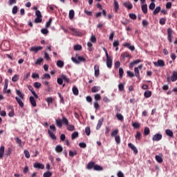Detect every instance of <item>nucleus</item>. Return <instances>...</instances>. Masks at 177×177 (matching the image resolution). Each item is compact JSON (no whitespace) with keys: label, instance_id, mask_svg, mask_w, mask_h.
Segmentation results:
<instances>
[{"label":"nucleus","instance_id":"obj_1","mask_svg":"<svg viewBox=\"0 0 177 177\" xmlns=\"http://www.w3.org/2000/svg\"><path fill=\"white\" fill-rule=\"evenodd\" d=\"M16 93L19 96L20 98L18 97H15V100H17L18 104L19 106L23 109L24 107V103H23V101H21V99H24V94L21 93L19 90H16Z\"/></svg>","mask_w":177,"mask_h":177},{"label":"nucleus","instance_id":"obj_2","mask_svg":"<svg viewBox=\"0 0 177 177\" xmlns=\"http://www.w3.org/2000/svg\"><path fill=\"white\" fill-rule=\"evenodd\" d=\"M120 131L118 129H116L113 130L111 133V136L115 138V140L117 143V145H120L121 143V137H120V135H118Z\"/></svg>","mask_w":177,"mask_h":177},{"label":"nucleus","instance_id":"obj_3","mask_svg":"<svg viewBox=\"0 0 177 177\" xmlns=\"http://www.w3.org/2000/svg\"><path fill=\"white\" fill-rule=\"evenodd\" d=\"M103 50L105 52L106 54V64L109 68H111V57L109 56V53L107 52V49L106 48H103Z\"/></svg>","mask_w":177,"mask_h":177},{"label":"nucleus","instance_id":"obj_4","mask_svg":"<svg viewBox=\"0 0 177 177\" xmlns=\"http://www.w3.org/2000/svg\"><path fill=\"white\" fill-rule=\"evenodd\" d=\"M172 34H174V30H172L171 28H169L167 29V39L170 43L172 42V39L174 38V35Z\"/></svg>","mask_w":177,"mask_h":177},{"label":"nucleus","instance_id":"obj_5","mask_svg":"<svg viewBox=\"0 0 177 177\" xmlns=\"http://www.w3.org/2000/svg\"><path fill=\"white\" fill-rule=\"evenodd\" d=\"M162 139V135L161 133H156L152 137L153 142H160Z\"/></svg>","mask_w":177,"mask_h":177},{"label":"nucleus","instance_id":"obj_6","mask_svg":"<svg viewBox=\"0 0 177 177\" xmlns=\"http://www.w3.org/2000/svg\"><path fill=\"white\" fill-rule=\"evenodd\" d=\"M156 67H164L165 66V62L162 59H158L157 62H153Z\"/></svg>","mask_w":177,"mask_h":177},{"label":"nucleus","instance_id":"obj_7","mask_svg":"<svg viewBox=\"0 0 177 177\" xmlns=\"http://www.w3.org/2000/svg\"><path fill=\"white\" fill-rule=\"evenodd\" d=\"M122 46H124V48H127L132 52H133V50H135V46H131L130 43L124 42L122 44Z\"/></svg>","mask_w":177,"mask_h":177},{"label":"nucleus","instance_id":"obj_8","mask_svg":"<svg viewBox=\"0 0 177 177\" xmlns=\"http://www.w3.org/2000/svg\"><path fill=\"white\" fill-rule=\"evenodd\" d=\"M42 46H32L30 48V52H35V53H38V51L42 50Z\"/></svg>","mask_w":177,"mask_h":177},{"label":"nucleus","instance_id":"obj_9","mask_svg":"<svg viewBox=\"0 0 177 177\" xmlns=\"http://www.w3.org/2000/svg\"><path fill=\"white\" fill-rule=\"evenodd\" d=\"M33 167L34 168H36V169H44L45 168V165L39 162H35Z\"/></svg>","mask_w":177,"mask_h":177},{"label":"nucleus","instance_id":"obj_10","mask_svg":"<svg viewBox=\"0 0 177 177\" xmlns=\"http://www.w3.org/2000/svg\"><path fill=\"white\" fill-rule=\"evenodd\" d=\"M99 68H100L99 65L96 64L94 66V71H95L94 75L95 77H96V78H97V77H99L100 74V71Z\"/></svg>","mask_w":177,"mask_h":177},{"label":"nucleus","instance_id":"obj_11","mask_svg":"<svg viewBox=\"0 0 177 177\" xmlns=\"http://www.w3.org/2000/svg\"><path fill=\"white\" fill-rule=\"evenodd\" d=\"M113 6L114 12H115V13H118V10H120V4L118 3V1L117 0H114Z\"/></svg>","mask_w":177,"mask_h":177},{"label":"nucleus","instance_id":"obj_12","mask_svg":"<svg viewBox=\"0 0 177 177\" xmlns=\"http://www.w3.org/2000/svg\"><path fill=\"white\" fill-rule=\"evenodd\" d=\"M128 147H129L130 149H131V150H133V151L135 153V154H138V148H136V147L133 145V144L129 142V143L128 144Z\"/></svg>","mask_w":177,"mask_h":177},{"label":"nucleus","instance_id":"obj_13","mask_svg":"<svg viewBox=\"0 0 177 177\" xmlns=\"http://www.w3.org/2000/svg\"><path fill=\"white\" fill-rule=\"evenodd\" d=\"M121 57L123 60H125L127 59V57H129V59H131L132 55H131V54L124 52L123 53L121 54Z\"/></svg>","mask_w":177,"mask_h":177},{"label":"nucleus","instance_id":"obj_14","mask_svg":"<svg viewBox=\"0 0 177 177\" xmlns=\"http://www.w3.org/2000/svg\"><path fill=\"white\" fill-rule=\"evenodd\" d=\"M104 121V118H101L99 120H98V123L96 126V129L99 130L100 129L102 125H103V122Z\"/></svg>","mask_w":177,"mask_h":177},{"label":"nucleus","instance_id":"obj_15","mask_svg":"<svg viewBox=\"0 0 177 177\" xmlns=\"http://www.w3.org/2000/svg\"><path fill=\"white\" fill-rule=\"evenodd\" d=\"M134 73H135V75H136V78H138V80H139V81H140V80H142V78H140V74L139 73V68L138 67L134 68Z\"/></svg>","mask_w":177,"mask_h":177},{"label":"nucleus","instance_id":"obj_16","mask_svg":"<svg viewBox=\"0 0 177 177\" xmlns=\"http://www.w3.org/2000/svg\"><path fill=\"white\" fill-rule=\"evenodd\" d=\"M29 100L33 107H37V102L35 101V98L33 96H30Z\"/></svg>","mask_w":177,"mask_h":177},{"label":"nucleus","instance_id":"obj_17","mask_svg":"<svg viewBox=\"0 0 177 177\" xmlns=\"http://www.w3.org/2000/svg\"><path fill=\"white\" fill-rule=\"evenodd\" d=\"M165 133L167 136H169V138H174V131H172V130L166 129Z\"/></svg>","mask_w":177,"mask_h":177},{"label":"nucleus","instance_id":"obj_18","mask_svg":"<svg viewBox=\"0 0 177 177\" xmlns=\"http://www.w3.org/2000/svg\"><path fill=\"white\" fill-rule=\"evenodd\" d=\"M176 80H177V71H174L173 75L171 77V80L172 81V82H175Z\"/></svg>","mask_w":177,"mask_h":177},{"label":"nucleus","instance_id":"obj_19","mask_svg":"<svg viewBox=\"0 0 177 177\" xmlns=\"http://www.w3.org/2000/svg\"><path fill=\"white\" fill-rule=\"evenodd\" d=\"M95 167V162H89L86 165L87 169H92V168H94Z\"/></svg>","mask_w":177,"mask_h":177},{"label":"nucleus","instance_id":"obj_20","mask_svg":"<svg viewBox=\"0 0 177 177\" xmlns=\"http://www.w3.org/2000/svg\"><path fill=\"white\" fill-rule=\"evenodd\" d=\"M141 9H142L143 13H145V15H146V13H147V3L142 4Z\"/></svg>","mask_w":177,"mask_h":177},{"label":"nucleus","instance_id":"obj_21","mask_svg":"<svg viewBox=\"0 0 177 177\" xmlns=\"http://www.w3.org/2000/svg\"><path fill=\"white\" fill-rule=\"evenodd\" d=\"M124 6H125L127 9H132V8H133V6L132 5V3L131 2H124Z\"/></svg>","mask_w":177,"mask_h":177},{"label":"nucleus","instance_id":"obj_22","mask_svg":"<svg viewBox=\"0 0 177 177\" xmlns=\"http://www.w3.org/2000/svg\"><path fill=\"white\" fill-rule=\"evenodd\" d=\"M55 124H56L57 127H58V128H62V127H63L62 121L60 119H57L55 120Z\"/></svg>","mask_w":177,"mask_h":177},{"label":"nucleus","instance_id":"obj_23","mask_svg":"<svg viewBox=\"0 0 177 177\" xmlns=\"http://www.w3.org/2000/svg\"><path fill=\"white\" fill-rule=\"evenodd\" d=\"M113 48H115V50H118V46H120V41L118 40H115L113 41Z\"/></svg>","mask_w":177,"mask_h":177},{"label":"nucleus","instance_id":"obj_24","mask_svg":"<svg viewBox=\"0 0 177 177\" xmlns=\"http://www.w3.org/2000/svg\"><path fill=\"white\" fill-rule=\"evenodd\" d=\"M55 150L57 153H62L63 151V147L62 145H57L55 148Z\"/></svg>","mask_w":177,"mask_h":177},{"label":"nucleus","instance_id":"obj_25","mask_svg":"<svg viewBox=\"0 0 177 177\" xmlns=\"http://www.w3.org/2000/svg\"><path fill=\"white\" fill-rule=\"evenodd\" d=\"M99 91H100V86H94L91 88V92H93V93H96V92H99Z\"/></svg>","mask_w":177,"mask_h":177},{"label":"nucleus","instance_id":"obj_26","mask_svg":"<svg viewBox=\"0 0 177 177\" xmlns=\"http://www.w3.org/2000/svg\"><path fill=\"white\" fill-rule=\"evenodd\" d=\"M48 133L49 136L53 139V140H56V136L50 130H48Z\"/></svg>","mask_w":177,"mask_h":177},{"label":"nucleus","instance_id":"obj_27","mask_svg":"<svg viewBox=\"0 0 177 177\" xmlns=\"http://www.w3.org/2000/svg\"><path fill=\"white\" fill-rule=\"evenodd\" d=\"M94 171H103V167L99 165H94Z\"/></svg>","mask_w":177,"mask_h":177},{"label":"nucleus","instance_id":"obj_28","mask_svg":"<svg viewBox=\"0 0 177 177\" xmlns=\"http://www.w3.org/2000/svg\"><path fill=\"white\" fill-rule=\"evenodd\" d=\"M73 93L75 95V96H78L79 91L78 88L75 86H73L72 88Z\"/></svg>","mask_w":177,"mask_h":177},{"label":"nucleus","instance_id":"obj_29","mask_svg":"<svg viewBox=\"0 0 177 177\" xmlns=\"http://www.w3.org/2000/svg\"><path fill=\"white\" fill-rule=\"evenodd\" d=\"M57 67H59L60 68H62V67L64 66V62L62 60H58L57 62Z\"/></svg>","mask_w":177,"mask_h":177},{"label":"nucleus","instance_id":"obj_30","mask_svg":"<svg viewBox=\"0 0 177 177\" xmlns=\"http://www.w3.org/2000/svg\"><path fill=\"white\" fill-rule=\"evenodd\" d=\"M3 153H5V147L1 146L0 147V158H2V157H3Z\"/></svg>","mask_w":177,"mask_h":177},{"label":"nucleus","instance_id":"obj_31","mask_svg":"<svg viewBox=\"0 0 177 177\" xmlns=\"http://www.w3.org/2000/svg\"><path fill=\"white\" fill-rule=\"evenodd\" d=\"M135 138L137 140H140V139H142V133H140V131H137Z\"/></svg>","mask_w":177,"mask_h":177},{"label":"nucleus","instance_id":"obj_32","mask_svg":"<svg viewBox=\"0 0 177 177\" xmlns=\"http://www.w3.org/2000/svg\"><path fill=\"white\" fill-rule=\"evenodd\" d=\"M160 12H161V7L160 6H158L156 8V9L153 10V15H158V13H160Z\"/></svg>","mask_w":177,"mask_h":177},{"label":"nucleus","instance_id":"obj_33","mask_svg":"<svg viewBox=\"0 0 177 177\" xmlns=\"http://www.w3.org/2000/svg\"><path fill=\"white\" fill-rule=\"evenodd\" d=\"M74 129H75V127H74V125L73 124H68L67 125V130L70 131L71 132H73V131H74Z\"/></svg>","mask_w":177,"mask_h":177},{"label":"nucleus","instance_id":"obj_34","mask_svg":"<svg viewBox=\"0 0 177 177\" xmlns=\"http://www.w3.org/2000/svg\"><path fill=\"white\" fill-rule=\"evenodd\" d=\"M87 46H88V50L89 51V52H92V50H93V45L92 44V43H91V42H88L87 43Z\"/></svg>","mask_w":177,"mask_h":177},{"label":"nucleus","instance_id":"obj_35","mask_svg":"<svg viewBox=\"0 0 177 177\" xmlns=\"http://www.w3.org/2000/svg\"><path fill=\"white\" fill-rule=\"evenodd\" d=\"M145 97L149 98L151 97V91H145L144 93Z\"/></svg>","mask_w":177,"mask_h":177},{"label":"nucleus","instance_id":"obj_36","mask_svg":"<svg viewBox=\"0 0 177 177\" xmlns=\"http://www.w3.org/2000/svg\"><path fill=\"white\" fill-rule=\"evenodd\" d=\"M144 134L145 136L150 135V129L149 127H145L144 129Z\"/></svg>","mask_w":177,"mask_h":177},{"label":"nucleus","instance_id":"obj_37","mask_svg":"<svg viewBox=\"0 0 177 177\" xmlns=\"http://www.w3.org/2000/svg\"><path fill=\"white\" fill-rule=\"evenodd\" d=\"M33 86L36 88V89H39V88L42 86V84L38 82H36L34 83Z\"/></svg>","mask_w":177,"mask_h":177},{"label":"nucleus","instance_id":"obj_38","mask_svg":"<svg viewBox=\"0 0 177 177\" xmlns=\"http://www.w3.org/2000/svg\"><path fill=\"white\" fill-rule=\"evenodd\" d=\"M156 160L157 162H159V164H161L163 161L162 158L160 156L156 155Z\"/></svg>","mask_w":177,"mask_h":177},{"label":"nucleus","instance_id":"obj_39","mask_svg":"<svg viewBox=\"0 0 177 177\" xmlns=\"http://www.w3.org/2000/svg\"><path fill=\"white\" fill-rule=\"evenodd\" d=\"M74 10H71L69 11V19L70 20H73V19H74Z\"/></svg>","mask_w":177,"mask_h":177},{"label":"nucleus","instance_id":"obj_40","mask_svg":"<svg viewBox=\"0 0 177 177\" xmlns=\"http://www.w3.org/2000/svg\"><path fill=\"white\" fill-rule=\"evenodd\" d=\"M62 124H64V125H68V120H67V118H66V117H62Z\"/></svg>","mask_w":177,"mask_h":177},{"label":"nucleus","instance_id":"obj_41","mask_svg":"<svg viewBox=\"0 0 177 177\" xmlns=\"http://www.w3.org/2000/svg\"><path fill=\"white\" fill-rule=\"evenodd\" d=\"M71 31L73 32V35H76V36L78 35L80 37V35L81 34H82V33L80 32V31H78V30H75L74 28H72Z\"/></svg>","mask_w":177,"mask_h":177},{"label":"nucleus","instance_id":"obj_42","mask_svg":"<svg viewBox=\"0 0 177 177\" xmlns=\"http://www.w3.org/2000/svg\"><path fill=\"white\" fill-rule=\"evenodd\" d=\"M119 77L120 78H122V77H124V68H119Z\"/></svg>","mask_w":177,"mask_h":177},{"label":"nucleus","instance_id":"obj_43","mask_svg":"<svg viewBox=\"0 0 177 177\" xmlns=\"http://www.w3.org/2000/svg\"><path fill=\"white\" fill-rule=\"evenodd\" d=\"M74 50H81L82 49V46L80 44L75 45L73 46Z\"/></svg>","mask_w":177,"mask_h":177},{"label":"nucleus","instance_id":"obj_44","mask_svg":"<svg viewBox=\"0 0 177 177\" xmlns=\"http://www.w3.org/2000/svg\"><path fill=\"white\" fill-rule=\"evenodd\" d=\"M159 23L161 26H164L165 23H167V19L165 18H160L159 20Z\"/></svg>","mask_w":177,"mask_h":177},{"label":"nucleus","instance_id":"obj_45","mask_svg":"<svg viewBox=\"0 0 177 177\" xmlns=\"http://www.w3.org/2000/svg\"><path fill=\"white\" fill-rule=\"evenodd\" d=\"M85 133L87 135V136H89L91 135V127H86L85 128Z\"/></svg>","mask_w":177,"mask_h":177},{"label":"nucleus","instance_id":"obj_46","mask_svg":"<svg viewBox=\"0 0 177 177\" xmlns=\"http://www.w3.org/2000/svg\"><path fill=\"white\" fill-rule=\"evenodd\" d=\"M116 117H117L118 120H119V121H124V116L122 115V114L118 113L116 115Z\"/></svg>","mask_w":177,"mask_h":177},{"label":"nucleus","instance_id":"obj_47","mask_svg":"<svg viewBox=\"0 0 177 177\" xmlns=\"http://www.w3.org/2000/svg\"><path fill=\"white\" fill-rule=\"evenodd\" d=\"M12 82H17L19 81V75H15L12 78Z\"/></svg>","mask_w":177,"mask_h":177},{"label":"nucleus","instance_id":"obj_48","mask_svg":"<svg viewBox=\"0 0 177 177\" xmlns=\"http://www.w3.org/2000/svg\"><path fill=\"white\" fill-rule=\"evenodd\" d=\"M43 176L44 177H50V176H52V172H50L49 171H46L44 173Z\"/></svg>","mask_w":177,"mask_h":177},{"label":"nucleus","instance_id":"obj_49","mask_svg":"<svg viewBox=\"0 0 177 177\" xmlns=\"http://www.w3.org/2000/svg\"><path fill=\"white\" fill-rule=\"evenodd\" d=\"M62 78L63 81H65V82H70V79L68 77H67L66 75H62Z\"/></svg>","mask_w":177,"mask_h":177},{"label":"nucleus","instance_id":"obj_50","mask_svg":"<svg viewBox=\"0 0 177 177\" xmlns=\"http://www.w3.org/2000/svg\"><path fill=\"white\" fill-rule=\"evenodd\" d=\"M118 88H119V91H120V92H124V91H125L124 84H122V83L119 84Z\"/></svg>","mask_w":177,"mask_h":177},{"label":"nucleus","instance_id":"obj_51","mask_svg":"<svg viewBox=\"0 0 177 177\" xmlns=\"http://www.w3.org/2000/svg\"><path fill=\"white\" fill-rule=\"evenodd\" d=\"M149 23V21H147V19H143L142 20V26L143 27H148Z\"/></svg>","mask_w":177,"mask_h":177},{"label":"nucleus","instance_id":"obj_52","mask_svg":"<svg viewBox=\"0 0 177 177\" xmlns=\"http://www.w3.org/2000/svg\"><path fill=\"white\" fill-rule=\"evenodd\" d=\"M72 140H74V139H76V138H78V133L77 131H75L71 135Z\"/></svg>","mask_w":177,"mask_h":177},{"label":"nucleus","instance_id":"obj_53","mask_svg":"<svg viewBox=\"0 0 177 177\" xmlns=\"http://www.w3.org/2000/svg\"><path fill=\"white\" fill-rule=\"evenodd\" d=\"M90 41L92 42V44L96 43V37L95 35H92L90 37Z\"/></svg>","mask_w":177,"mask_h":177},{"label":"nucleus","instance_id":"obj_54","mask_svg":"<svg viewBox=\"0 0 177 177\" xmlns=\"http://www.w3.org/2000/svg\"><path fill=\"white\" fill-rule=\"evenodd\" d=\"M132 127H133V128H136V129H139V128H140V124L138 122H134L132 124Z\"/></svg>","mask_w":177,"mask_h":177},{"label":"nucleus","instance_id":"obj_55","mask_svg":"<svg viewBox=\"0 0 177 177\" xmlns=\"http://www.w3.org/2000/svg\"><path fill=\"white\" fill-rule=\"evenodd\" d=\"M8 84H9V80L8 79H6L5 80L4 87H3V91L8 89Z\"/></svg>","mask_w":177,"mask_h":177},{"label":"nucleus","instance_id":"obj_56","mask_svg":"<svg viewBox=\"0 0 177 177\" xmlns=\"http://www.w3.org/2000/svg\"><path fill=\"white\" fill-rule=\"evenodd\" d=\"M127 75H128V77H130V78H132V77H135V73H133L131 71H127Z\"/></svg>","mask_w":177,"mask_h":177},{"label":"nucleus","instance_id":"obj_57","mask_svg":"<svg viewBox=\"0 0 177 177\" xmlns=\"http://www.w3.org/2000/svg\"><path fill=\"white\" fill-rule=\"evenodd\" d=\"M57 82L58 85H63V78L62 77H58L57 79Z\"/></svg>","mask_w":177,"mask_h":177},{"label":"nucleus","instance_id":"obj_58","mask_svg":"<svg viewBox=\"0 0 177 177\" xmlns=\"http://www.w3.org/2000/svg\"><path fill=\"white\" fill-rule=\"evenodd\" d=\"M15 140H16V143H17V145H19V146L20 147H21V140L20 138H19V137H17V138H15Z\"/></svg>","mask_w":177,"mask_h":177},{"label":"nucleus","instance_id":"obj_59","mask_svg":"<svg viewBox=\"0 0 177 177\" xmlns=\"http://www.w3.org/2000/svg\"><path fill=\"white\" fill-rule=\"evenodd\" d=\"M42 22V17H37L35 19V23H41Z\"/></svg>","mask_w":177,"mask_h":177},{"label":"nucleus","instance_id":"obj_60","mask_svg":"<svg viewBox=\"0 0 177 177\" xmlns=\"http://www.w3.org/2000/svg\"><path fill=\"white\" fill-rule=\"evenodd\" d=\"M86 59L82 56L77 57V61L80 62V63H81V62H86Z\"/></svg>","mask_w":177,"mask_h":177},{"label":"nucleus","instance_id":"obj_61","mask_svg":"<svg viewBox=\"0 0 177 177\" xmlns=\"http://www.w3.org/2000/svg\"><path fill=\"white\" fill-rule=\"evenodd\" d=\"M129 17L130 19H132V20H136L138 17L134 13H130Z\"/></svg>","mask_w":177,"mask_h":177},{"label":"nucleus","instance_id":"obj_62","mask_svg":"<svg viewBox=\"0 0 177 177\" xmlns=\"http://www.w3.org/2000/svg\"><path fill=\"white\" fill-rule=\"evenodd\" d=\"M8 115L10 117H15V109H13V108H11V111L9 112Z\"/></svg>","mask_w":177,"mask_h":177},{"label":"nucleus","instance_id":"obj_63","mask_svg":"<svg viewBox=\"0 0 177 177\" xmlns=\"http://www.w3.org/2000/svg\"><path fill=\"white\" fill-rule=\"evenodd\" d=\"M24 153L26 158H30V152L28 151V150L27 149L24 150Z\"/></svg>","mask_w":177,"mask_h":177},{"label":"nucleus","instance_id":"obj_64","mask_svg":"<svg viewBox=\"0 0 177 177\" xmlns=\"http://www.w3.org/2000/svg\"><path fill=\"white\" fill-rule=\"evenodd\" d=\"M149 9L151 10H154V9H156V3H151L150 5H149Z\"/></svg>","mask_w":177,"mask_h":177}]
</instances>
